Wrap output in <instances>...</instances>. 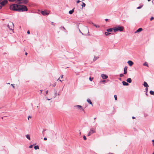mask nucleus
Returning a JSON list of instances; mask_svg holds the SVG:
<instances>
[{
    "mask_svg": "<svg viewBox=\"0 0 154 154\" xmlns=\"http://www.w3.org/2000/svg\"><path fill=\"white\" fill-rule=\"evenodd\" d=\"M124 29L123 26L120 25L116 26L113 28V30L114 32H116L118 31L122 32Z\"/></svg>",
    "mask_w": 154,
    "mask_h": 154,
    "instance_id": "1",
    "label": "nucleus"
},
{
    "mask_svg": "<svg viewBox=\"0 0 154 154\" xmlns=\"http://www.w3.org/2000/svg\"><path fill=\"white\" fill-rule=\"evenodd\" d=\"M19 5L13 4L10 6L9 9L12 11H18Z\"/></svg>",
    "mask_w": 154,
    "mask_h": 154,
    "instance_id": "2",
    "label": "nucleus"
},
{
    "mask_svg": "<svg viewBox=\"0 0 154 154\" xmlns=\"http://www.w3.org/2000/svg\"><path fill=\"white\" fill-rule=\"evenodd\" d=\"M28 9L26 6L19 5L18 11H26Z\"/></svg>",
    "mask_w": 154,
    "mask_h": 154,
    "instance_id": "3",
    "label": "nucleus"
},
{
    "mask_svg": "<svg viewBox=\"0 0 154 154\" xmlns=\"http://www.w3.org/2000/svg\"><path fill=\"white\" fill-rule=\"evenodd\" d=\"M74 107L77 109L79 110L80 111H84V109H83L82 106L81 105H76Z\"/></svg>",
    "mask_w": 154,
    "mask_h": 154,
    "instance_id": "4",
    "label": "nucleus"
},
{
    "mask_svg": "<svg viewBox=\"0 0 154 154\" xmlns=\"http://www.w3.org/2000/svg\"><path fill=\"white\" fill-rule=\"evenodd\" d=\"M18 2V4H26L28 2L27 0H17Z\"/></svg>",
    "mask_w": 154,
    "mask_h": 154,
    "instance_id": "5",
    "label": "nucleus"
},
{
    "mask_svg": "<svg viewBox=\"0 0 154 154\" xmlns=\"http://www.w3.org/2000/svg\"><path fill=\"white\" fill-rule=\"evenodd\" d=\"M95 129L93 128H91L88 134V136H89L91 134L95 133Z\"/></svg>",
    "mask_w": 154,
    "mask_h": 154,
    "instance_id": "6",
    "label": "nucleus"
},
{
    "mask_svg": "<svg viewBox=\"0 0 154 154\" xmlns=\"http://www.w3.org/2000/svg\"><path fill=\"white\" fill-rule=\"evenodd\" d=\"M8 28L10 30H12L14 28V25L13 23H10L8 25Z\"/></svg>",
    "mask_w": 154,
    "mask_h": 154,
    "instance_id": "7",
    "label": "nucleus"
},
{
    "mask_svg": "<svg viewBox=\"0 0 154 154\" xmlns=\"http://www.w3.org/2000/svg\"><path fill=\"white\" fill-rule=\"evenodd\" d=\"M8 3L7 0H4L2 1V2H0V4L2 6V7L3 6H4L5 4H6Z\"/></svg>",
    "mask_w": 154,
    "mask_h": 154,
    "instance_id": "8",
    "label": "nucleus"
},
{
    "mask_svg": "<svg viewBox=\"0 0 154 154\" xmlns=\"http://www.w3.org/2000/svg\"><path fill=\"white\" fill-rule=\"evenodd\" d=\"M41 12V14L44 15H47L49 14V12L46 11H42Z\"/></svg>",
    "mask_w": 154,
    "mask_h": 154,
    "instance_id": "9",
    "label": "nucleus"
},
{
    "mask_svg": "<svg viewBox=\"0 0 154 154\" xmlns=\"http://www.w3.org/2000/svg\"><path fill=\"white\" fill-rule=\"evenodd\" d=\"M101 77L103 79H106L108 77L107 75L104 74H102L101 75Z\"/></svg>",
    "mask_w": 154,
    "mask_h": 154,
    "instance_id": "10",
    "label": "nucleus"
},
{
    "mask_svg": "<svg viewBox=\"0 0 154 154\" xmlns=\"http://www.w3.org/2000/svg\"><path fill=\"white\" fill-rule=\"evenodd\" d=\"M127 63L130 66H132L133 64V62L131 60H129L128 61Z\"/></svg>",
    "mask_w": 154,
    "mask_h": 154,
    "instance_id": "11",
    "label": "nucleus"
},
{
    "mask_svg": "<svg viewBox=\"0 0 154 154\" xmlns=\"http://www.w3.org/2000/svg\"><path fill=\"white\" fill-rule=\"evenodd\" d=\"M87 102L89 103L92 106H93V104L92 103V102H91V100L89 98H88L87 99Z\"/></svg>",
    "mask_w": 154,
    "mask_h": 154,
    "instance_id": "12",
    "label": "nucleus"
},
{
    "mask_svg": "<svg viewBox=\"0 0 154 154\" xmlns=\"http://www.w3.org/2000/svg\"><path fill=\"white\" fill-rule=\"evenodd\" d=\"M142 30H143V29L142 28H139L135 32V33H136L137 32H140L142 31Z\"/></svg>",
    "mask_w": 154,
    "mask_h": 154,
    "instance_id": "13",
    "label": "nucleus"
},
{
    "mask_svg": "<svg viewBox=\"0 0 154 154\" xmlns=\"http://www.w3.org/2000/svg\"><path fill=\"white\" fill-rule=\"evenodd\" d=\"M143 85L146 88H148L149 87V85L146 82H144L143 84Z\"/></svg>",
    "mask_w": 154,
    "mask_h": 154,
    "instance_id": "14",
    "label": "nucleus"
},
{
    "mask_svg": "<svg viewBox=\"0 0 154 154\" xmlns=\"http://www.w3.org/2000/svg\"><path fill=\"white\" fill-rule=\"evenodd\" d=\"M122 83L124 85L128 86L129 85V84L124 81H123Z\"/></svg>",
    "mask_w": 154,
    "mask_h": 154,
    "instance_id": "15",
    "label": "nucleus"
},
{
    "mask_svg": "<svg viewBox=\"0 0 154 154\" xmlns=\"http://www.w3.org/2000/svg\"><path fill=\"white\" fill-rule=\"evenodd\" d=\"M99 58V57L98 56H94L93 59V61H95L98 59Z\"/></svg>",
    "mask_w": 154,
    "mask_h": 154,
    "instance_id": "16",
    "label": "nucleus"
},
{
    "mask_svg": "<svg viewBox=\"0 0 154 154\" xmlns=\"http://www.w3.org/2000/svg\"><path fill=\"white\" fill-rule=\"evenodd\" d=\"M126 81L127 82L130 83L131 82L132 80L131 78H129L127 79Z\"/></svg>",
    "mask_w": 154,
    "mask_h": 154,
    "instance_id": "17",
    "label": "nucleus"
},
{
    "mask_svg": "<svg viewBox=\"0 0 154 154\" xmlns=\"http://www.w3.org/2000/svg\"><path fill=\"white\" fill-rule=\"evenodd\" d=\"M113 30V28H110L106 29V31L108 32H111Z\"/></svg>",
    "mask_w": 154,
    "mask_h": 154,
    "instance_id": "18",
    "label": "nucleus"
},
{
    "mask_svg": "<svg viewBox=\"0 0 154 154\" xmlns=\"http://www.w3.org/2000/svg\"><path fill=\"white\" fill-rule=\"evenodd\" d=\"M124 74H126L127 73V68L126 67H125L124 68Z\"/></svg>",
    "mask_w": 154,
    "mask_h": 154,
    "instance_id": "19",
    "label": "nucleus"
},
{
    "mask_svg": "<svg viewBox=\"0 0 154 154\" xmlns=\"http://www.w3.org/2000/svg\"><path fill=\"white\" fill-rule=\"evenodd\" d=\"M110 34H111L110 33L108 32H105V35L106 36L109 35Z\"/></svg>",
    "mask_w": 154,
    "mask_h": 154,
    "instance_id": "20",
    "label": "nucleus"
},
{
    "mask_svg": "<svg viewBox=\"0 0 154 154\" xmlns=\"http://www.w3.org/2000/svg\"><path fill=\"white\" fill-rule=\"evenodd\" d=\"M74 9H72V10L69 11V13L70 14H71L73 13L74 12Z\"/></svg>",
    "mask_w": 154,
    "mask_h": 154,
    "instance_id": "21",
    "label": "nucleus"
},
{
    "mask_svg": "<svg viewBox=\"0 0 154 154\" xmlns=\"http://www.w3.org/2000/svg\"><path fill=\"white\" fill-rule=\"evenodd\" d=\"M26 136L27 139H28L29 140H30V136L29 135H28V134L26 135Z\"/></svg>",
    "mask_w": 154,
    "mask_h": 154,
    "instance_id": "22",
    "label": "nucleus"
},
{
    "mask_svg": "<svg viewBox=\"0 0 154 154\" xmlns=\"http://www.w3.org/2000/svg\"><path fill=\"white\" fill-rule=\"evenodd\" d=\"M35 149H39V146H35L34 147Z\"/></svg>",
    "mask_w": 154,
    "mask_h": 154,
    "instance_id": "23",
    "label": "nucleus"
},
{
    "mask_svg": "<svg viewBox=\"0 0 154 154\" xmlns=\"http://www.w3.org/2000/svg\"><path fill=\"white\" fill-rule=\"evenodd\" d=\"M149 93L151 94L152 95H154V91H150L149 92Z\"/></svg>",
    "mask_w": 154,
    "mask_h": 154,
    "instance_id": "24",
    "label": "nucleus"
},
{
    "mask_svg": "<svg viewBox=\"0 0 154 154\" xmlns=\"http://www.w3.org/2000/svg\"><path fill=\"white\" fill-rule=\"evenodd\" d=\"M92 24L96 28H99L100 27L98 25H96L94 23H92Z\"/></svg>",
    "mask_w": 154,
    "mask_h": 154,
    "instance_id": "25",
    "label": "nucleus"
},
{
    "mask_svg": "<svg viewBox=\"0 0 154 154\" xmlns=\"http://www.w3.org/2000/svg\"><path fill=\"white\" fill-rule=\"evenodd\" d=\"M143 65L144 66H147L148 67V66L147 63L145 62L143 64Z\"/></svg>",
    "mask_w": 154,
    "mask_h": 154,
    "instance_id": "26",
    "label": "nucleus"
},
{
    "mask_svg": "<svg viewBox=\"0 0 154 154\" xmlns=\"http://www.w3.org/2000/svg\"><path fill=\"white\" fill-rule=\"evenodd\" d=\"M85 4L84 3V2H82V7H85Z\"/></svg>",
    "mask_w": 154,
    "mask_h": 154,
    "instance_id": "27",
    "label": "nucleus"
},
{
    "mask_svg": "<svg viewBox=\"0 0 154 154\" xmlns=\"http://www.w3.org/2000/svg\"><path fill=\"white\" fill-rule=\"evenodd\" d=\"M106 82V81L105 80H103V81H100V82L101 83V82H102L103 83H105Z\"/></svg>",
    "mask_w": 154,
    "mask_h": 154,
    "instance_id": "28",
    "label": "nucleus"
},
{
    "mask_svg": "<svg viewBox=\"0 0 154 154\" xmlns=\"http://www.w3.org/2000/svg\"><path fill=\"white\" fill-rule=\"evenodd\" d=\"M114 97L115 100H117V97L116 95H114Z\"/></svg>",
    "mask_w": 154,
    "mask_h": 154,
    "instance_id": "29",
    "label": "nucleus"
},
{
    "mask_svg": "<svg viewBox=\"0 0 154 154\" xmlns=\"http://www.w3.org/2000/svg\"><path fill=\"white\" fill-rule=\"evenodd\" d=\"M93 79V78H91V77L89 78V80L91 81H92Z\"/></svg>",
    "mask_w": 154,
    "mask_h": 154,
    "instance_id": "30",
    "label": "nucleus"
},
{
    "mask_svg": "<svg viewBox=\"0 0 154 154\" xmlns=\"http://www.w3.org/2000/svg\"><path fill=\"white\" fill-rule=\"evenodd\" d=\"M83 138H84V139L85 140H86V137L85 136H83Z\"/></svg>",
    "mask_w": 154,
    "mask_h": 154,
    "instance_id": "31",
    "label": "nucleus"
},
{
    "mask_svg": "<svg viewBox=\"0 0 154 154\" xmlns=\"http://www.w3.org/2000/svg\"><path fill=\"white\" fill-rule=\"evenodd\" d=\"M11 85L12 86V87H13V88H15V87H14V84H11Z\"/></svg>",
    "mask_w": 154,
    "mask_h": 154,
    "instance_id": "32",
    "label": "nucleus"
},
{
    "mask_svg": "<svg viewBox=\"0 0 154 154\" xmlns=\"http://www.w3.org/2000/svg\"><path fill=\"white\" fill-rule=\"evenodd\" d=\"M60 78H59L57 79V81L58 80H59V81H60V82H62V80H61L60 79Z\"/></svg>",
    "mask_w": 154,
    "mask_h": 154,
    "instance_id": "33",
    "label": "nucleus"
},
{
    "mask_svg": "<svg viewBox=\"0 0 154 154\" xmlns=\"http://www.w3.org/2000/svg\"><path fill=\"white\" fill-rule=\"evenodd\" d=\"M33 146L32 145H31L29 146V148H31L33 147Z\"/></svg>",
    "mask_w": 154,
    "mask_h": 154,
    "instance_id": "34",
    "label": "nucleus"
},
{
    "mask_svg": "<svg viewBox=\"0 0 154 154\" xmlns=\"http://www.w3.org/2000/svg\"><path fill=\"white\" fill-rule=\"evenodd\" d=\"M124 76V75L123 74H120V77H122Z\"/></svg>",
    "mask_w": 154,
    "mask_h": 154,
    "instance_id": "35",
    "label": "nucleus"
},
{
    "mask_svg": "<svg viewBox=\"0 0 154 154\" xmlns=\"http://www.w3.org/2000/svg\"><path fill=\"white\" fill-rule=\"evenodd\" d=\"M154 19V17H152L150 19V20L151 21L152 20H153V19Z\"/></svg>",
    "mask_w": 154,
    "mask_h": 154,
    "instance_id": "36",
    "label": "nucleus"
},
{
    "mask_svg": "<svg viewBox=\"0 0 154 154\" xmlns=\"http://www.w3.org/2000/svg\"><path fill=\"white\" fill-rule=\"evenodd\" d=\"M152 145L154 146V140H152Z\"/></svg>",
    "mask_w": 154,
    "mask_h": 154,
    "instance_id": "37",
    "label": "nucleus"
},
{
    "mask_svg": "<svg viewBox=\"0 0 154 154\" xmlns=\"http://www.w3.org/2000/svg\"><path fill=\"white\" fill-rule=\"evenodd\" d=\"M142 7V6H139V7H138L137 8V9H140Z\"/></svg>",
    "mask_w": 154,
    "mask_h": 154,
    "instance_id": "38",
    "label": "nucleus"
},
{
    "mask_svg": "<svg viewBox=\"0 0 154 154\" xmlns=\"http://www.w3.org/2000/svg\"><path fill=\"white\" fill-rule=\"evenodd\" d=\"M56 85V83H54L53 85H52V86L54 87H55Z\"/></svg>",
    "mask_w": 154,
    "mask_h": 154,
    "instance_id": "39",
    "label": "nucleus"
},
{
    "mask_svg": "<svg viewBox=\"0 0 154 154\" xmlns=\"http://www.w3.org/2000/svg\"><path fill=\"white\" fill-rule=\"evenodd\" d=\"M9 1L11 2H13L15 0H8Z\"/></svg>",
    "mask_w": 154,
    "mask_h": 154,
    "instance_id": "40",
    "label": "nucleus"
},
{
    "mask_svg": "<svg viewBox=\"0 0 154 154\" xmlns=\"http://www.w3.org/2000/svg\"><path fill=\"white\" fill-rule=\"evenodd\" d=\"M29 118H31V117L30 116H29L28 118V120L29 119Z\"/></svg>",
    "mask_w": 154,
    "mask_h": 154,
    "instance_id": "41",
    "label": "nucleus"
},
{
    "mask_svg": "<svg viewBox=\"0 0 154 154\" xmlns=\"http://www.w3.org/2000/svg\"><path fill=\"white\" fill-rule=\"evenodd\" d=\"M147 88H146V89H145V90L146 91V92H147L148 91V89Z\"/></svg>",
    "mask_w": 154,
    "mask_h": 154,
    "instance_id": "42",
    "label": "nucleus"
},
{
    "mask_svg": "<svg viewBox=\"0 0 154 154\" xmlns=\"http://www.w3.org/2000/svg\"><path fill=\"white\" fill-rule=\"evenodd\" d=\"M60 77H61V79H62L63 78V75H61L60 76Z\"/></svg>",
    "mask_w": 154,
    "mask_h": 154,
    "instance_id": "43",
    "label": "nucleus"
},
{
    "mask_svg": "<svg viewBox=\"0 0 154 154\" xmlns=\"http://www.w3.org/2000/svg\"><path fill=\"white\" fill-rule=\"evenodd\" d=\"M44 140H47V138L46 137H45V138H44Z\"/></svg>",
    "mask_w": 154,
    "mask_h": 154,
    "instance_id": "44",
    "label": "nucleus"
},
{
    "mask_svg": "<svg viewBox=\"0 0 154 154\" xmlns=\"http://www.w3.org/2000/svg\"><path fill=\"white\" fill-rule=\"evenodd\" d=\"M80 2V1L79 0H78V1H77V3H79V2Z\"/></svg>",
    "mask_w": 154,
    "mask_h": 154,
    "instance_id": "45",
    "label": "nucleus"
},
{
    "mask_svg": "<svg viewBox=\"0 0 154 154\" xmlns=\"http://www.w3.org/2000/svg\"><path fill=\"white\" fill-rule=\"evenodd\" d=\"M27 33L28 34H30V32L29 31H28L27 32Z\"/></svg>",
    "mask_w": 154,
    "mask_h": 154,
    "instance_id": "46",
    "label": "nucleus"
},
{
    "mask_svg": "<svg viewBox=\"0 0 154 154\" xmlns=\"http://www.w3.org/2000/svg\"><path fill=\"white\" fill-rule=\"evenodd\" d=\"M48 91L47 90L46 91V94H48Z\"/></svg>",
    "mask_w": 154,
    "mask_h": 154,
    "instance_id": "47",
    "label": "nucleus"
},
{
    "mask_svg": "<svg viewBox=\"0 0 154 154\" xmlns=\"http://www.w3.org/2000/svg\"><path fill=\"white\" fill-rule=\"evenodd\" d=\"M46 99L48 100H50L51 99H48V98H47V97H46Z\"/></svg>",
    "mask_w": 154,
    "mask_h": 154,
    "instance_id": "48",
    "label": "nucleus"
},
{
    "mask_svg": "<svg viewBox=\"0 0 154 154\" xmlns=\"http://www.w3.org/2000/svg\"><path fill=\"white\" fill-rule=\"evenodd\" d=\"M2 7L1 5H0V9L2 8Z\"/></svg>",
    "mask_w": 154,
    "mask_h": 154,
    "instance_id": "49",
    "label": "nucleus"
},
{
    "mask_svg": "<svg viewBox=\"0 0 154 154\" xmlns=\"http://www.w3.org/2000/svg\"><path fill=\"white\" fill-rule=\"evenodd\" d=\"M132 118L133 119H135V117H134V116H133V117H132Z\"/></svg>",
    "mask_w": 154,
    "mask_h": 154,
    "instance_id": "50",
    "label": "nucleus"
},
{
    "mask_svg": "<svg viewBox=\"0 0 154 154\" xmlns=\"http://www.w3.org/2000/svg\"><path fill=\"white\" fill-rule=\"evenodd\" d=\"M105 20L106 21H107L108 20V19H105Z\"/></svg>",
    "mask_w": 154,
    "mask_h": 154,
    "instance_id": "51",
    "label": "nucleus"
},
{
    "mask_svg": "<svg viewBox=\"0 0 154 154\" xmlns=\"http://www.w3.org/2000/svg\"><path fill=\"white\" fill-rule=\"evenodd\" d=\"M40 91H41V93H42V90H40Z\"/></svg>",
    "mask_w": 154,
    "mask_h": 154,
    "instance_id": "52",
    "label": "nucleus"
},
{
    "mask_svg": "<svg viewBox=\"0 0 154 154\" xmlns=\"http://www.w3.org/2000/svg\"><path fill=\"white\" fill-rule=\"evenodd\" d=\"M27 53L26 52V53H25V54H26V55H27Z\"/></svg>",
    "mask_w": 154,
    "mask_h": 154,
    "instance_id": "53",
    "label": "nucleus"
},
{
    "mask_svg": "<svg viewBox=\"0 0 154 154\" xmlns=\"http://www.w3.org/2000/svg\"><path fill=\"white\" fill-rule=\"evenodd\" d=\"M7 84H10V83H7Z\"/></svg>",
    "mask_w": 154,
    "mask_h": 154,
    "instance_id": "54",
    "label": "nucleus"
},
{
    "mask_svg": "<svg viewBox=\"0 0 154 154\" xmlns=\"http://www.w3.org/2000/svg\"><path fill=\"white\" fill-rule=\"evenodd\" d=\"M151 0H148V2H149V1H150Z\"/></svg>",
    "mask_w": 154,
    "mask_h": 154,
    "instance_id": "55",
    "label": "nucleus"
},
{
    "mask_svg": "<svg viewBox=\"0 0 154 154\" xmlns=\"http://www.w3.org/2000/svg\"><path fill=\"white\" fill-rule=\"evenodd\" d=\"M86 29L87 30H88V29H87V28H86Z\"/></svg>",
    "mask_w": 154,
    "mask_h": 154,
    "instance_id": "56",
    "label": "nucleus"
},
{
    "mask_svg": "<svg viewBox=\"0 0 154 154\" xmlns=\"http://www.w3.org/2000/svg\"><path fill=\"white\" fill-rule=\"evenodd\" d=\"M146 94L147 95V93H146Z\"/></svg>",
    "mask_w": 154,
    "mask_h": 154,
    "instance_id": "57",
    "label": "nucleus"
},
{
    "mask_svg": "<svg viewBox=\"0 0 154 154\" xmlns=\"http://www.w3.org/2000/svg\"><path fill=\"white\" fill-rule=\"evenodd\" d=\"M58 95H60V94H58Z\"/></svg>",
    "mask_w": 154,
    "mask_h": 154,
    "instance_id": "58",
    "label": "nucleus"
},
{
    "mask_svg": "<svg viewBox=\"0 0 154 154\" xmlns=\"http://www.w3.org/2000/svg\"><path fill=\"white\" fill-rule=\"evenodd\" d=\"M63 29H65L64 27H63Z\"/></svg>",
    "mask_w": 154,
    "mask_h": 154,
    "instance_id": "59",
    "label": "nucleus"
},
{
    "mask_svg": "<svg viewBox=\"0 0 154 154\" xmlns=\"http://www.w3.org/2000/svg\"><path fill=\"white\" fill-rule=\"evenodd\" d=\"M152 154H154V152L152 153Z\"/></svg>",
    "mask_w": 154,
    "mask_h": 154,
    "instance_id": "60",
    "label": "nucleus"
}]
</instances>
